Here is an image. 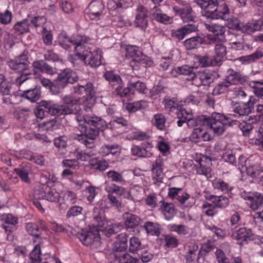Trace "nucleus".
Listing matches in <instances>:
<instances>
[{
  "label": "nucleus",
  "mask_w": 263,
  "mask_h": 263,
  "mask_svg": "<svg viewBox=\"0 0 263 263\" xmlns=\"http://www.w3.org/2000/svg\"><path fill=\"white\" fill-rule=\"evenodd\" d=\"M68 41L75 45L74 55H70L68 59L74 63V58L77 57L83 61L86 65L92 67H97L101 64L102 58V51L97 48L93 50L87 46L90 38L85 35H76Z\"/></svg>",
  "instance_id": "nucleus-1"
},
{
  "label": "nucleus",
  "mask_w": 263,
  "mask_h": 263,
  "mask_svg": "<svg viewBox=\"0 0 263 263\" xmlns=\"http://www.w3.org/2000/svg\"><path fill=\"white\" fill-rule=\"evenodd\" d=\"M197 4L203 10L202 15L211 19H226L229 9L224 0H196Z\"/></svg>",
  "instance_id": "nucleus-2"
},
{
  "label": "nucleus",
  "mask_w": 263,
  "mask_h": 263,
  "mask_svg": "<svg viewBox=\"0 0 263 263\" xmlns=\"http://www.w3.org/2000/svg\"><path fill=\"white\" fill-rule=\"evenodd\" d=\"M24 51L14 60H10L8 61V64L10 68L17 72H21L14 80H11L12 83H15L19 87L28 79L31 74L29 69V62L27 54Z\"/></svg>",
  "instance_id": "nucleus-3"
},
{
  "label": "nucleus",
  "mask_w": 263,
  "mask_h": 263,
  "mask_svg": "<svg viewBox=\"0 0 263 263\" xmlns=\"http://www.w3.org/2000/svg\"><path fill=\"white\" fill-rule=\"evenodd\" d=\"M231 116L232 115L227 116L219 112H213L210 117L202 116L201 120H203L204 124L210 126L215 134L220 135L224 132L225 126L237 124V121L233 119Z\"/></svg>",
  "instance_id": "nucleus-4"
},
{
  "label": "nucleus",
  "mask_w": 263,
  "mask_h": 263,
  "mask_svg": "<svg viewBox=\"0 0 263 263\" xmlns=\"http://www.w3.org/2000/svg\"><path fill=\"white\" fill-rule=\"evenodd\" d=\"M73 91L85 97L82 104L84 110L85 111L91 110L96 102V90L93 83L87 82L85 84H78L73 86Z\"/></svg>",
  "instance_id": "nucleus-5"
},
{
  "label": "nucleus",
  "mask_w": 263,
  "mask_h": 263,
  "mask_svg": "<svg viewBox=\"0 0 263 263\" xmlns=\"http://www.w3.org/2000/svg\"><path fill=\"white\" fill-rule=\"evenodd\" d=\"M94 218L98 222L97 227H90L89 230L82 229L78 232L77 236L83 245L85 246L92 245L96 248L101 245L100 236L99 233V230H101V229L97 227L101 226L99 223L100 220L101 221L102 220L101 217L98 216L95 217Z\"/></svg>",
  "instance_id": "nucleus-6"
},
{
  "label": "nucleus",
  "mask_w": 263,
  "mask_h": 263,
  "mask_svg": "<svg viewBox=\"0 0 263 263\" xmlns=\"http://www.w3.org/2000/svg\"><path fill=\"white\" fill-rule=\"evenodd\" d=\"M205 198L212 202H204L202 206L204 213L208 216L213 217L217 213V208L224 209L229 204V199L226 196L206 195Z\"/></svg>",
  "instance_id": "nucleus-7"
},
{
  "label": "nucleus",
  "mask_w": 263,
  "mask_h": 263,
  "mask_svg": "<svg viewBox=\"0 0 263 263\" xmlns=\"http://www.w3.org/2000/svg\"><path fill=\"white\" fill-rule=\"evenodd\" d=\"M79 77L76 72L69 68H66L58 73L54 80L52 89L54 95L60 93L68 84H73L78 82Z\"/></svg>",
  "instance_id": "nucleus-8"
},
{
  "label": "nucleus",
  "mask_w": 263,
  "mask_h": 263,
  "mask_svg": "<svg viewBox=\"0 0 263 263\" xmlns=\"http://www.w3.org/2000/svg\"><path fill=\"white\" fill-rule=\"evenodd\" d=\"M62 104H58V109L60 116L77 114L79 100L72 95H66L62 98Z\"/></svg>",
  "instance_id": "nucleus-9"
},
{
  "label": "nucleus",
  "mask_w": 263,
  "mask_h": 263,
  "mask_svg": "<svg viewBox=\"0 0 263 263\" xmlns=\"http://www.w3.org/2000/svg\"><path fill=\"white\" fill-rule=\"evenodd\" d=\"M80 127L82 128L81 131L83 130L85 134L78 135V140L88 148H94L95 147L94 140L98 136L101 129L91 127L86 128L82 124Z\"/></svg>",
  "instance_id": "nucleus-10"
},
{
  "label": "nucleus",
  "mask_w": 263,
  "mask_h": 263,
  "mask_svg": "<svg viewBox=\"0 0 263 263\" xmlns=\"http://www.w3.org/2000/svg\"><path fill=\"white\" fill-rule=\"evenodd\" d=\"M146 90V85L144 83L139 81L135 82L130 81L127 87L123 88L122 87H119L118 88H116L115 91L113 93L121 97H124L129 95L135 94L136 91H138L139 93H145Z\"/></svg>",
  "instance_id": "nucleus-11"
},
{
  "label": "nucleus",
  "mask_w": 263,
  "mask_h": 263,
  "mask_svg": "<svg viewBox=\"0 0 263 263\" xmlns=\"http://www.w3.org/2000/svg\"><path fill=\"white\" fill-rule=\"evenodd\" d=\"M76 119L79 123L80 126L81 125V122L83 121L85 123L92 126L91 127L100 128L103 133H104V130L107 129L106 122L102 118L96 115L78 114L76 116Z\"/></svg>",
  "instance_id": "nucleus-12"
},
{
  "label": "nucleus",
  "mask_w": 263,
  "mask_h": 263,
  "mask_svg": "<svg viewBox=\"0 0 263 263\" xmlns=\"http://www.w3.org/2000/svg\"><path fill=\"white\" fill-rule=\"evenodd\" d=\"M76 119L79 123L80 126L81 125V122L83 121L85 123L92 126L91 127L100 128L103 133H104V130L107 129L106 122L102 118L96 115L78 114L76 116Z\"/></svg>",
  "instance_id": "nucleus-13"
},
{
  "label": "nucleus",
  "mask_w": 263,
  "mask_h": 263,
  "mask_svg": "<svg viewBox=\"0 0 263 263\" xmlns=\"http://www.w3.org/2000/svg\"><path fill=\"white\" fill-rule=\"evenodd\" d=\"M211 154L210 153V155L196 154L194 157L195 161L197 163V164L195 165L197 173L204 175L207 178L211 170L212 158Z\"/></svg>",
  "instance_id": "nucleus-14"
},
{
  "label": "nucleus",
  "mask_w": 263,
  "mask_h": 263,
  "mask_svg": "<svg viewBox=\"0 0 263 263\" xmlns=\"http://www.w3.org/2000/svg\"><path fill=\"white\" fill-rule=\"evenodd\" d=\"M123 219L125 227L127 231L133 232L134 234L140 233L138 226L142 220L139 216L132 213L126 212L123 215Z\"/></svg>",
  "instance_id": "nucleus-15"
},
{
  "label": "nucleus",
  "mask_w": 263,
  "mask_h": 263,
  "mask_svg": "<svg viewBox=\"0 0 263 263\" xmlns=\"http://www.w3.org/2000/svg\"><path fill=\"white\" fill-rule=\"evenodd\" d=\"M34 196L36 199H46L51 202L59 201L60 197L59 193L54 189H51L48 185L36 190Z\"/></svg>",
  "instance_id": "nucleus-16"
},
{
  "label": "nucleus",
  "mask_w": 263,
  "mask_h": 263,
  "mask_svg": "<svg viewBox=\"0 0 263 263\" xmlns=\"http://www.w3.org/2000/svg\"><path fill=\"white\" fill-rule=\"evenodd\" d=\"M173 10L176 15L179 16L184 23H195L196 17L194 15V11L191 6L185 4L182 7L175 6L173 7Z\"/></svg>",
  "instance_id": "nucleus-17"
},
{
  "label": "nucleus",
  "mask_w": 263,
  "mask_h": 263,
  "mask_svg": "<svg viewBox=\"0 0 263 263\" xmlns=\"http://www.w3.org/2000/svg\"><path fill=\"white\" fill-rule=\"evenodd\" d=\"M1 220L4 222L2 228L7 233V239L11 241L13 240V236L10 234L15 230V226L18 222V219L16 217L12 214H4L1 217Z\"/></svg>",
  "instance_id": "nucleus-18"
},
{
  "label": "nucleus",
  "mask_w": 263,
  "mask_h": 263,
  "mask_svg": "<svg viewBox=\"0 0 263 263\" xmlns=\"http://www.w3.org/2000/svg\"><path fill=\"white\" fill-rule=\"evenodd\" d=\"M147 9L143 6H139L136 9V18L134 24L137 27L145 30L148 26Z\"/></svg>",
  "instance_id": "nucleus-19"
},
{
  "label": "nucleus",
  "mask_w": 263,
  "mask_h": 263,
  "mask_svg": "<svg viewBox=\"0 0 263 263\" xmlns=\"http://www.w3.org/2000/svg\"><path fill=\"white\" fill-rule=\"evenodd\" d=\"M20 89L17 91V95L21 99L22 98H26L31 102H35L39 100L41 96V91L40 88L35 87L33 89H26L23 86L19 87Z\"/></svg>",
  "instance_id": "nucleus-20"
},
{
  "label": "nucleus",
  "mask_w": 263,
  "mask_h": 263,
  "mask_svg": "<svg viewBox=\"0 0 263 263\" xmlns=\"http://www.w3.org/2000/svg\"><path fill=\"white\" fill-rule=\"evenodd\" d=\"M256 103V99L253 96H250L247 102L243 103L236 106L234 108L233 111L238 114L240 117L248 116L254 110V106Z\"/></svg>",
  "instance_id": "nucleus-21"
},
{
  "label": "nucleus",
  "mask_w": 263,
  "mask_h": 263,
  "mask_svg": "<svg viewBox=\"0 0 263 263\" xmlns=\"http://www.w3.org/2000/svg\"><path fill=\"white\" fill-rule=\"evenodd\" d=\"M196 59L201 67L210 66L219 67L222 64V60L214 56H210L208 54L197 55Z\"/></svg>",
  "instance_id": "nucleus-22"
},
{
  "label": "nucleus",
  "mask_w": 263,
  "mask_h": 263,
  "mask_svg": "<svg viewBox=\"0 0 263 263\" xmlns=\"http://www.w3.org/2000/svg\"><path fill=\"white\" fill-rule=\"evenodd\" d=\"M242 197L250 201V208L253 210H256L263 205V194L260 193L244 192Z\"/></svg>",
  "instance_id": "nucleus-23"
},
{
  "label": "nucleus",
  "mask_w": 263,
  "mask_h": 263,
  "mask_svg": "<svg viewBox=\"0 0 263 263\" xmlns=\"http://www.w3.org/2000/svg\"><path fill=\"white\" fill-rule=\"evenodd\" d=\"M195 70V68L192 66L184 65L182 66L177 67L174 69H172L171 74L174 77H177L178 74L186 76L188 77L187 80H194L196 76Z\"/></svg>",
  "instance_id": "nucleus-24"
},
{
  "label": "nucleus",
  "mask_w": 263,
  "mask_h": 263,
  "mask_svg": "<svg viewBox=\"0 0 263 263\" xmlns=\"http://www.w3.org/2000/svg\"><path fill=\"white\" fill-rule=\"evenodd\" d=\"M104 9V5L101 2L92 1L86 9V12L91 20L99 18Z\"/></svg>",
  "instance_id": "nucleus-25"
},
{
  "label": "nucleus",
  "mask_w": 263,
  "mask_h": 263,
  "mask_svg": "<svg viewBox=\"0 0 263 263\" xmlns=\"http://www.w3.org/2000/svg\"><path fill=\"white\" fill-rule=\"evenodd\" d=\"M262 26L263 19L259 18L246 24L241 23L240 31L245 34H251L255 31L261 30Z\"/></svg>",
  "instance_id": "nucleus-26"
},
{
  "label": "nucleus",
  "mask_w": 263,
  "mask_h": 263,
  "mask_svg": "<svg viewBox=\"0 0 263 263\" xmlns=\"http://www.w3.org/2000/svg\"><path fill=\"white\" fill-rule=\"evenodd\" d=\"M252 233L251 229L243 227L239 229L232 234L233 239L237 241V243L242 245L245 241L252 239Z\"/></svg>",
  "instance_id": "nucleus-27"
},
{
  "label": "nucleus",
  "mask_w": 263,
  "mask_h": 263,
  "mask_svg": "<svg viewBox=\"0 0 263 263\" xmlns=\"http://www.w3.org/2000/svg\"><path fill=\"white\" fill-rule=\"evenodd\" d=\"M162 165L163 162L161 159H156L153 164L152 171L155 183H161L163 181L164 174L162 171Z\"/></svg>",
  "instance_id": "nucleus-28"
},
{
  "label": "nucleus",
  "mask_w": 263,
  "mask_h": 263,
  "mask_svg": "<svg viewBox=\"0 0 263 263\" xmlns=\"http://www.w3.org/2000/svg\"><path fill=\"white\" fill-rule=\"evenodd\" d=\"M228 75L226 80L229 82V84H243L246 81L247 77L241 74L239 72H237L233 69H229L228 71Z\"/></svg>",
  "instance_id": "nucleus-29"
},
{
  "label": "nucleus",
  "mask_w": 263,
  "mask_h": 263,
  "mask_svg": "<svg viewBox=\"0 0 263 263\" xmlns=\"http://www.w3.org/2000/svg\"><path fill=\"white\" fill-rule=\"evenodd\" d=\"M128 236L125 233H121L117 236V241L115 243L114 250L116 253L122 252L127 247Z\"/></svg>",
  "instance_id": "nucleus-30"
},
{
  "label": "nucleus",
  "mask_w": 263,
  "mask_h": 263,
  "mask_svg": "<svg viewBox=\"0 0 263 263\" xmlns=\"http://www.w3.org/2000/svg\"><path fill=\"white\" fill-rule=\"evenodd\" d=\"M40 107L44 111L52 116H60L58 109V104L54 103L52 101H42L40 102Z\"/></svg>",
  "instance_id": "nucleus-31"
},
{
  "label": "nucleus",
  "mask_w": 263,
  "mask_h": 263,
  "mask_svg": "<svg viewBox=\"0 0 263 263\" xmlns=\"http://www.w3.org/2000/svg\"><path fill=\"white\" fill-rule=\"evenodd\" d=\"M126 50V57L128 59H132L129 62L130 67L135 66V62L139 57L142 55V52L139 50L138 47L136 46H127Z\"/></svg>",
  "instance_id": "nucleus-32"
},
{
  "label": "nucleus",
  "mask_w": 263,
  "mask_h": 263,
  "mask_svg": "<svg viewBox=\"0 0 263 263\" xmlns=\"http://www.w3.org/2000/svg\"><path fill=\"white\" fill-rule=\"evenodd\" d=\"M201 255L198 251V246L193 244L188 247V252L185 255V263H194L195 260H198Z\"/></svg>",
  "instance_id": "nucleus-33"
},
{
  "label": "nucleus",
  "mask_w": 263,
  "mask_h": 263,
  "mask_svg": "<svg viewBox=\"0 0 263 263\" xmlns=\"http://www.w3.org/2000/svg\"><path fill=\"white\" fill-rule=\"evenodd\" d=\"M129 122L122 117H115L107 124V129L116 130L120 127L128 128Z\"/></svg>",
  "instance_id": "nucleus-34"
},
{
  "label": "nucleus",
  "mask_w": 263,
  "mask_h": 263,
  "mask_svg": "<svg viewBox=\"0 0 263 263\" xmlns=\"http://www.w3.org/2000/svg\"><path fill=\"white\" fill-rule=\"evenodd\" d=\"M204 40L200 36H193L185 40L184 42V46L187 50H191L197 48L201 44H203Z\"/></svg>",
  "instance_id": "nucleus-35"
},
{
  "label": "nucleus",
  "mask_w": 263,
  "mask_h": 263,
  "mask_svg": "<svg viewBox=\"0 0 263 263\" xmlns=\"http://www.w3.org/2000/svg\"><path fill=\"white\" fill-rule=\"evenodd\" d=\"M161 209L164 215L165 218L170 220L172 219L176 214L175 209L173 203L165 202L164 200H161Z\"/></svg>",
  "instance_id": "nucleus-36"
},
{
  "label": "nucleus",
  "mask_w": 263,
  "mask_h": 263,
  "mask_svg": "<svg viewBox=\"0 0 263 263\" xmlns=\"http://www.w3.org/2000/svg\"><path fill=\"white\" fill-rule=\"evenodd\" d=\"M199 79L200 81V83L198 85H202L204 86H209L213 82L214 80V77L211 73L208 72L206 71L199 72L196 73V76L194 79V80Z\"/></svg>",
  "instance_id": "nucleus-37"
},
{
  "label": "nucleus",
  "mask_w": 263,
  "mask_h": 263,
  "mask_svg": "<svg viewBox=\"0 0 263 263\" xmlns=\"http://www.w3.org/2000/svg\"><path fill=\"white\" fill-rule=\"evenodd\" d=\"M32 66L34 69L48 74L52 75L55 72V68L47 64L43 60L33 62Z\"/></svg>",
  "instance_id": "nucleus-38"
},
{
  "label": "nucleus",
  "mask_w": 263,
  "mask_h": 263,
  "mask_svg": "<svg viewBox=\"0 0 263 263\" xmlns=\"http://www.w3.org/2000/svg\"><path fill=\"white\" fill-rule=\"evenodd\" d=\"M105 79L108 81L110 85L112 87L117 86L116 88L122 86V81L120 76L114 72L109 71H107L104 74Z\"/></svg>",
  "instance_id": "nucleus-39"
},
{
  "label": "nucleus",
  "mask_w": 263,
  "mask_h": 263,
  "mask_svg": "<svg viewBox=\"0 0 263 263\" xmlns=\"http://www.w3.org/2000/svg\"><path fill=\"white\" fill-rule=\"evenodd\" d=\"M15 173L25 182L29 181L28 174L31 171V167L29 164L23 163L19 167L15 168Z\"/></svg>",
  "instance_id": "nucleus-40"
},
{
  "label": "nucleus",
  "mask_w": 263,
  "mask_h": 263,
  "mask_svg": "<svg viewBox=\"0 0 263 263\" xmlns=\"http://www.w3.org/2000/svg\"><path fill=\"white\" fill-rule=\"evenodd\" d=\"M143 227L149 235L159 236L161 234V228L160 225L157 223L146 221L144 223Z\"/></svg>",
  "instance_id": "nucleus-41"
},
{
  "label": "nucleus",
  "mask_w": 263,
  "mask_h": 263,
  "mask_svg": "<svg viewBox=\"0 0 263 263\" xmlns=\"http://www.w3.org/2000/svg\"><path fill=\"white\" fill-rule=\"evenodd\" d=\"M135 63H135V66L132 67L133 69L135 70H139L141 67H151L153 64V61L150 58L144 56L142 54Z\"/></svg>",
  "instance_id": "nucleus-42"
},
{
  "label": "nucleus",
  "mask_w": 263,
  "mask_h": 263,
  "mask_svg": "<svg viewBox=\"0 0 263 263\" xmlns=\"http://www.w3.org/2000/svg\"><path fill=\"white\" fill-rule=\"evenodd\" d=\"M89 164L91 169L100 171H105L108 166L107 161L104 159H99L98 158L91 159L89 161Z\"/></svg>",
  "instance_id": "nucleus-43"
},
{
  "label": "nucleus",
  "mask_w": 263,
  "mask_h": 263,
  "mask_svg": "<svg viewBox=\"0 0 263 263\" xmlns=\"http://www.w3.org/2000/svg\"><path fill=\"white\" fill-rule=\"evenodd\" d=\"M263 57V52L257 50L250 55L239 57L238 59L243 64H250L253 63Z\"/></svg>",
  "instance_id": "nucleus-44"
},
{
  "label": "nucleus",
  "mask_w": 263,
  "mask_h": 263,
  "mask_svg": "<svg viewBox=\"0 0 263 263\" xmlns=\"http://www.w3.org/2000/svg\"><path fill=\"white\" fill-rule=\"evenodd\" d=\"M212 184L215 189L219 190L224 193H228L233 187L228 183L221 179H215L212 182Z\"/></svg>",
  "instance_id": "nucleus-45"
},
{
  "label": "nucleus",
  "mask_w": 263,
  "mask_h": 263,
  "mask_svg": "<svg viewBox=\"0 0 263 263\" xmlns=\"http://www.w3.org/2000/svg\"><path fill=\"white\" fill-rule=\"evenodd\" d=\"M163 103L164 104L165 108L168 109L170 111L177 110L180 108V106H181V105L179 104V102L176 98H166L164 99Z\"/></svg>",
  "instance_id": "nucleus-46"
},
{
  "label": "nucleus",
  "mask_w": 263,
  "mask_h": 263,
  "mask_svg": "<svg viewBox=\"0 0 263 263\" xmlns=\"http://www.w3.org/2000/svg\"><path fill=\"white\" fill-rule=\"evenodd\" d=\"M11 86L3 74H0V93L3 96L10 95Z\"/></svg>",
  "instance_id": "nucleus-47"
},
{
  "label": "nucleus",
  "mask_w": 263,
  "mask_h": 263,
  "mask_svg": "<svg viewBox=\"0 0 263 263\" xmlns=\"http://www.w3.org/2000/svg\"><path fill=\"white\" fill-rule=\"evenodd\" d=\"M114 255L115 258L118 260L120 263H141L138 259L133 257L127 253L123 254L114 253Z\"/></svg>",
  "instance_id": "nucleus-48"
},
{
  "label": "nucleus",
  "mask_w": 263,
  "mask_h": 263,
  "mask_svg": "<svg viewBox=\"0 0 263 263\" xmlns=\"http://www.w3.org/2000/svg\"><path fill=\"white\" fill-rule=\"evenodd\" d=\"M231 85L225 79L223 81L219 83L213 89L212 95H220L227 92L229 90Z\"/></svg>",
  "instance_id": "nucleus-49"
},
{
  "label": "nucleus",
  "mask_w": 263,
  "mask_h": 263,
  "mask_svg": "<svg viewBox=\"0 0 263 263\" xmlns=\"http://www.w3.org/2000/svg\"><path fill=\"white\" fill-rule=\"evenodd\" d=\"M30 24L29 20L24 19L21 22H17L14 26V29L20 34H23L27 32L29 30V26Z\"/></svg>",
  "instance_id": "nucleus-50"
},
{
  "label": "nucleus",
  "mask_w": 263,
  "mask_h": 263,
  "mask_svg": "<svg viewBox=\"0 0 263 263\" xmlns=\"http://www.w3.org/2000/svg\"><path fill=\"white\" fill-rule=\"evenodd\" d=\"M247 173L252 178H262L263 177V170L258 166H249L246 169Z\"/></svg>",
  "instance_id": "nucleus-51"
},
{
  "label": "nucleus",
  "mask_w": 263,
  "mask_h": 263,
  "mask_svg": "<svg viewBox=\"0 0 263 263\" xmlns=\"http://www.w3.org/2000/svg\"><path fill=\"white\" fill-rule=\"evenodd\" d=\"M154 119L155 121L154 124L156 127L160 130H163L165 127V124L166 122V119L164 115L162 114H157L155 115Z\"/></svg>",
  "instance_id": "nucleus-52"
},
{
  "label": "nucleus",
  "mask_w": 263,
  "mask_h": 263,
  "mask_svg": "<svg viewBox=\"0 0 263 263\" xmlns=\"http://www.w3.org/2000/svg\"><path fill=\"white\" fill-rule=\"evenodd\" d=\"M26 229L28 233L36 238H39L40 234L38 233L39 231V226L35 223H27L26 225Z\"/></svg>",
  "instance_id": "nucleus-53"
},
{
  "label": "nucleus",
  "mask_w": 263,
  "mask_h": 263,
  "mask_svg": "<svg viewBox=\"0 0 263 263\" xmlns=\"http://www.w3.org/2000/svg\"><path fill=\"white\" fill-rule=\"evenodd\" d=\"M220 28H215L213 31V36L212 39L215 41H222L225 40V28L219 26Z\"/></svg>",
  "instance_id": "nucleus-54"
},
{
  "label": "nucleus",
  "mask_w": 263,
  "mask_h": 263,
  "mask_svg": "<svg viewBox=\"0 0 263 263\" xmlns=\"http://www.w3.org/2000/svg\"><path fill=\"white\" fill-rule=\"evenodd\" d=\"M107 176L111 181L121 183L124 181L122 175L115 171H110L107 173Z\"/></svg>",
  "instance_id": "nucleus-55"
},
{
  "label": "nucleus",
  "mask_w": 263,
  "mask_h": 263,
  "mask_svg": "<svg viewBox=\"0 0 263 263\" xmlns=\"http://www.w3.org/2000/svg\"><path fill=\"white\" fill-rule=\"evenodd\" d=\"M64 203L73 204L76 202L77 196L76 194L72 191H66L64 193L63 197Z\"/></svg>",
  "instance_id": "nucleus-56"
},
{
  "label": "nucleus",
  "mask_w": 263,
  "mask_h": 263,
  "mask_svg": "<svg viewBox=\"0 0 263 263\" xmlns=\"http://www.w3.org/2000/svg\"><path fill=\"white\" fill-rule=\"evenodd\" d=\"M153 18L159 22L165 24L171 23L172 19L166 14L163 13H153Z\"/></svg>",
  "instance_id": "nucleus-57"
},
{
  "label": "nucleus",
  "mask_w": 263,
  "mask_h": 263,
  "mask_svg": "<svg viewBox=\"0 0 263 263\" xmlns=\"http://www.w3.org/2000/svg\"><path fill=\"white\" fill-rule=\"evenodd\" d=\"M241 22L237 18H231L227 19L226 25L230 29L240 31Z\"/></svg>",
  "instance_id": "nucleus-58"
},
{
  "label": "nucleus",
  "mask_w": 263,
  "mask_h": 263,
  "mask_svg": "<svg viewBox=\"0 0 263 263\" xmlns=\"http://www.w3.org/2000/svg\"><path fill=\"white\" fill-rule=\"evenodd\" d=\"M131 153L133 155L139 157H145L147 155V151L144 147L139 146H134L131 149Z\"/></svg>",
  "instance_id": "nucleus-59"
},
{
  "label": "nucleus",
  "mask_w": 263,
  "mask_h": 263,
  "mask_svg": "<svg viewBox=\"0 0 263 263\" xmlns=\"http://www.w3.org/2000/svg\"><path fill=\"white\" fill-rule=\"evenodd\" d=\"M129 251L134 252L141 248V242L139 238L133 236L130 238L129 240Z\"/></svg>",
  "instance_id": "nucleus-60"
},
{
  "label": "nucleus",
  "mask_w": 263,
  "mask_h": 263,
  "mask_svg": "<svg viewBox=\"0 0 263 263\" xmlns=\"http://www.w3.org/2000/svg\"><path fill=\"white\" fill-rule=\"evenodd\" d=\"M216 55L218 59L223 58L227 54V48L223 44H216L215 47Z\"/></svg>",
  "instance_id": "nucleus-61"
},
{
  "label": "nucleus",
  "mask_w": 263,
  "mask_h": 263,
  "mask_svg": "<svg viewBox=\"0 0 263 263\" xmlns=\"http://www.w3.org/2000/svg\"><path fill=\"white\" fill-rule=\"evenodd\" d=\"M9 97H4L3 98V102L5 104H18L21 101V99L18 98V96L17 95V92L13 95H10Z\"/></svg>",
  "instance_id": "nucleus-62"
},
{
  "label": "nucleus",
  "mask_w": 263,
  "mask_h": 263,
  "mask_svg": "<svg viewBox=\"0 0 263 263\" xmlns=\"http://www.w3.org/2000/svg\"><path fill=\"white\" fill-rule=\"evenodd\" d=\"M214 249V245L213 243L208 240L207 242L204 243L199 252L201 256L205 255L206 253L212 251Z\"/></svg>",
  "instance_id": "nucleus-63"
},
{
  "label": "nucleus",
  "mask_w": 263,
  "mask_h": 263,
  "mask_svg": "<svg viewBox=\"0 0 263 263\" xmlns=\"http://www.w3.org/2000/svg\"><path fill=\"white\" fill-rule=\"evenodd\" d=\"M172 231L176 232L179 235H186L188 233L187 227L185 225L172 224L171 226Z\"/></svg>",
  "instance_id": "nucleus-64"
}]
</instances>
